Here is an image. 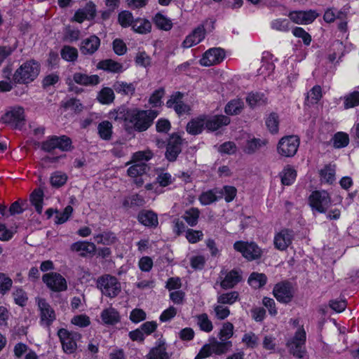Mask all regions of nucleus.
<instances>
[{
  "label": "nucleus",
  "mask_w": 359,
  "mask_h": 359,
  "mask_svg": "<svg viewBox=\"0 0 359 359\" xmlns=\"http://www.w3.org/2000/svg\"><path fill=\"white\" fill-rule=\"evenodd\" d=\"M348 135L342 132L337 133L333 137V144L335 148L345 147L348 144Z\"/></svg>",
  "instance_id": "obj_51"
},
{
  "label": "nucleus",
  "mask_w": 359,
  "mask_h": 359,
  "mask_svg": "<svg viewBox=\"0 0 359 359\" xmlns=\"http://www.w3.org/2000/svg\"><path fill=\"white\" fill-rule=\"evenodd\" d=\"M100 137L104 140H109L112 135V124L108 121H104L97 126Z\"/></svg>",
  "instance_id": "obj_40"
},
{
  "label": "nucleus",
  "mask_w": 359,
  "mask_h": 359,
  "mask_svg": "<svg viewBox=\"0 0 359 359\" xmlns=\"http://www.w3.org/2000/svg\"><path fill=\"white\" fill-rule=\"evenodd\" d=\"M205 126V116H201L196 118H193L187 125L186 130L188 133L196 135L200 134Z\"/></svg>",
  "instance_id": "obj_27"
},
{
  "label": "nucleus",
  "mask_w": 359,
  "mask_h": 359,
  "mask_svg": "<svg viewBox=\"0 0 359 359\" xmlns=\"http://www.w3.org/2000/svg\"><path fill=\"white\" fill-rule=\"evenodd\" d=\"M182 93L177 92L166 102V106L168 108H173L179 115L183 114L189 110V106L182 102Z\"/></svg>",
  "instance_id": "obj_18"
},
{
  "label": "nucleus",
  "mask_w": 359,
  "mask_h": 359,
  "mask_svg": "<svg viewBox=\"0 0 359 359\" xmlns=\"http://www.w3.org/2000/svg\"><path fill=\"white\" fill-rule=\"evenodd\" d=\"M134 21L132 13L128 11H121L118 15V22L123 27H132Z\"/></svg>",
  "instance_id": "obj_49"
},
{
  "label": "nucleus",
  "mask_w": 359,
  "mask_h": 359,
  "mask_svg": "<svg viewBox=\"0 0 359 359\" xmlns=\"http://www.w3.org/2000/svg\"><path fill=\"white\" fill-rule=\"evenodd\" d=\"M299 143V138L297 135L283 137L277 144V152L283 157H293L297 152Z\"/></svg>",
  "instance_id": "obj_6"
},
{
  "label": "nucleus",
  "mask_w": 359,
  "mask_h": 359,
  "mask_svg": "<svg viewBox=\"0 0 359 359\" xmlns=\"http://www.w3.org/2000/svg\"><path fill=\"white\" fill-rule=\"evenodd\" d=\"M100 317L104 324L106 325H115L121 320L119 313L112 307L104 309Z\"/></svg>",
  "instance_id": "obj_28"
},
{
  "label": "nucleus",
  "mask_w": 359,
  "mask_h": 359,
  "mask_svg": "<svg viewBox=\"0 0 359 359\" xmlns=\"http://www.w3.org/2000/svg\"><path fill=\"white\" fill-rule=\"evenodd\" d=\"M131 110L125 107H119L109 113V118L119 123L123 122L124 127L128 130Z\"/></svg>",
  "instance_id": "obj_24"
},
{
  "label": "nucleus",
  "mask_w": 359,
  "mask_h": 359,
  "mask_svg": "<svg viewBox=\"0 0 359 359\" xmlns=\"http://www.w3.org/2000/svg\"><path fill=\"white\" fill-rule=\"evenodd\" d=\"M242 341L248 348H254L258 345L259 338L255 333L250 332L243 335Z\"/></svg>",
  "instance_id": "obj_57"
},
{
  "label": "nucleus",
  "mask_w": 359,
  "mask_h": 359,
  "mask_svg": "<svg viewBox=\"0 0 359 359\" xmlns=\"http://www.w3.org/2000/svg\"><path fill=\"white\" fill-rule=\"evenodd\" d=\"M334 165H327L320 170V175L327 183H332L334 180Z\"/></svg>",
  "instance_id": "obj_56"
},
{
  "label": "nucleus",
  "mask_w": 359,
  "mask_h": 359,
  "mask_svg": "<svg viewBox=\"0 0 359 359\" xmlns=\"http://www.w3.org/2000/svg\"><path fill=\"white\" fill-rule=\"evenodd\" d=\"M55 149L58 148L63 151H69L72 148V140L66 135L60 137L53 136Z\"/></svg>",
  "instance_id": "obj_46"
},
{
  "label": "nucleus",
  "mask_w": 359,
  "mask_h": 359,
  "mask_svg": "<svg viewBox=\"0 0 359 359\" xmlns=\"http://www.w3.org/2000/svg\"><path fill=\"white\" fill-rule=\"evenodd\" d=\"M203 238V233L201 231L188 229L186 231V238L190 243H196Z\"/></svg>",
  "instance_id": "obj_58"
},
{
  "label": "nucleus",
  "mask_w": 359,
  "mask_h": 359,
  "mask_svg": "<svg viewBox=\"0 0 359 359\" xmlns=\"http://www.w3.org/2000/svg\"><path fill=\"white\" fill-rule=\"evenodd\" d=\"M309 201L312 209L320 213L325 212L332 203L330 196L323 190L313 191Z\"/></svg>",
  "instance_id": "obj_7"
},
{
  "label": "nucleus",
  "mask_w": 359,
  "mask_h": 359,
  "mask_svg": "<svg viewBox=\"0 0 359 359\" xmlns=\"http://www.w3.org/2000/svg\"><path fill=\"white\" fill-rule=\"evenodd\" d=\"M230 118L225 115H215L205 118V128L210 131H215L222 126H227L230 123Z\"/></svg>",
  "instance_id": "obj_20"
},
{
  "label": "nucleus",
  "mask_w": 359,
  "mask_h": 359,
  "mask_svg": "<svg viewBox=\"0 0 359 359\" xmlns=\"http://www.w3.org/2000/svg\"><path fill=\"white\" fill-rule=\"evenodd\" d=\"M97 287L102 294L110 298H114L121 292V283L118 279L109 274L103 275L97 278Z\"/></svg>",
  "instance_id": "obj_4"
},
{
  "label": "nucleus",
  "mask_w": 359,
  "mask_h": 359,
  "mask_svg": "<svg viewBox=\"0 0 359 359\" xmlns=\"http://www.w3.org/2000/svg\"><path fill=\"white\" fill-rule=\"evenodd\" d=\"M199 215L200 211L198 208H191L184 212L182 217L189 226H195L198 224Z\"/></svg>",
  "instance_id": "obj_38"
},
{
  "label": "nucleus",
  "mask_w": 359,
  "mask_h": 359,
  "mask_svg": "<svg viewBox=\"0 0 359 359\" xmlns=\"http://www.w3.org/2000/svg\"><path fill=\"white\" fill-rule=\"evenodd\" d=\"M137 218L138 221L146 226L156 227L158 224L157 215L151 210L140 212Z\"/></svg>",
  "instance_id": "obj_26"
},
{
  "label": "nucleus",
  "mask_w": 359,
  "mask_h": 359,
  "mask_svg": "<svg viewBox=\"0 0 359 359\" xmlns=\"http://www.w3.org/2000/svg\"><path fill=\"white\" fill-rule=\"evenodd\" d=\"M294 36L301 38L305 45H309L311 41V35L306 32L303 28L297 27L292 30Z\"/></svg>",
  "instance_id": "obj_62"
},
{
  "label": "nucleus",
  "mask_w": 359,
  "mask_h": 359,
  "mask_svg": "<svg viewBox=\"0 0 359 359\" xmlns=\"http://www.w3.org/2000/svg\"><path fill=\"white\" fill-rule=\"evenodd\" d=\"M67 180V177L65 174L56 172L51 175L50 181L53 187H60L66 183Z\"/></svg>",
  "instance_id": "obj_59"
},
{
  "label": "nucleus",
  "mask_w": 359,
  "mask_h": 359,
  "mask_svg": "<svg viewBox=\"0 0 359 359\" xmlns=\"http://www.w3.org/2000/svg\"><path fill=\"white\" fill-rule=\"evenodd\" d=\"M197 325L200 329L205 332H210L213 329L211 320L206 313H202L196 316Z\"/></svg>",
  "instance_id": "obj_47"
},
{
  "label": "nucleus",
  "mask_w": 359,
  "mask_h": 359,
  "mask_svg": "<svg viewBox=\"0 0 359 359\" xmlns=\"http://www.w3.org/2000/svg\"><path fill=\"white\" fill-rule=\"evenodd\" d=\"M13 297L16 304L24 306L27 301L26 292L21 288H17L13 292Z\"/></svg>",
  "instance_id": "obj_63"
},
{
  "label": "nucleus",
  "mask_w": 359,
  "mask_h": 359,
  "mask_svg": "<svg viewBox=\"0 0 359 359\" xmlns=\"http://www.w3.org/2000/svg\"><path fill=\"white\" fill-rule=\"evenodd\" d=\"M42 280L47 287L54 292L65 291L67 288L65 278L58 273L51 272L46 273L43 276Z\"/></svg>",
  "instance_id": "obj_11"
},
{
  "label": "nucleus",
  "mask_w": 359,
  "mask_h": 359,
  "mask_svg": "<svg viewBox=\"0 0 359 359\" xmlns=\"http://www.w3.org/2000/svg\"><path fill=\"white\" fill-rule=\"evenodd\" d=\"M55 149L58 148L63 151H69L72 148V140L66 135L60 137L53 136Z\"/></svg>",
  "instance_id": "obj_45"
},
{
  "label": "nucleus",
  "mask_w": 359,
  "mask_h": 359,
  "mask_svg": "<svg viewBox=\"0 0 359 359\" xmlns=\"http://www.w3.org/2000/svg\"><path fill=\"white\" fill-rule=\"evenodd\" d=\"M242 280L241 271L238 270H231L226 273L220 285L223 289L227 290L233 288Z\"/></svg>",
  "instance_id": "obj_25"
},
{
  "label": "nucleus",
  "mask_w": 359,
  "mask_h": 359,
  "mask_svg": "<svg viewBox=\"0 0 359 359\" xmlns=\"http://www.w3.org/2000/svg\"><path fill=\"white\" fill-rule=\"evenodd\" d=\"M152 156L150 151H138L133 154L132 161L134 163L128 169V175L132 177L142 175L149 170V167L145 161L149 160Z\"/></svg>",
  "instance_id": "obj_5"
},
{
  "label": "nucleus",
  "mask_w": 359,
  "mask_h": 359,
  "mask_svg": "<svg viewBox=\"0 0 359 359\" xmlns=\"http://www.w3.org/2000/svg\"><path fill=\"white\" fill-rule=\"evenodd\" d=\"M297 176L296 170L290 167L285 168L281 174V182L284 185H291Z\"/></svg>",
  "instance_id": "obj_48"
},
{
  "label": "nucleus",
  "mask_w": 359,
  "mask_h": 359,
  "mask_svg": "<svg viewBox=\"0 0 359 359\" xmlns=\"http://www.w3.org/2000/svg\"><path fill=\"white\" fill-rule=\"evenodd\" d=\"M304 344L295 343L293 341H288L287 344L289 348L290 352L294 355L299 358H302L304 353Z\"/></svg>",
  "instance_id": "obj_55"
},
{
  "label": "nucleus",
  "mask_w": 359,
  "mask_h": 359,
  "mask_svg": "<svg viewBox=\"0 0 359 359\" xmlns=\"http://www.w3.org/2000/svg\"><path fill=\"white\" fill-rule=\"evenodd\" d=\"M239 298V294L236 291L223 293L217 297V303L220 304H233Z\"/></svg>",
  "instance_id": "obj_42"
},
{
  "label": "nucleus",
  "mask_w": 359,
  "mask_h": 359,
  "mask_svg": "<svg viewBox=\"0 0 359 359\" xmlns=\"http://www.w3.org/2000/svg\"><path fill=\"white\" fill-rule=\"evenodd\" d=\"M266 124L271 133H276L278 131V115L275 113L271 114L266 121Z\"/></svg>",
  "instance_id": "obj_61"
},
{
  "label": "nucleus",
  "mask_w": 359,
  "mask_h": 359,
  "mask_svg": "<svg viewBox=\"0 0 359 359\" xmlns=\"http://www.w3.org/2000/svg\"><path fill=\"white\" fill-rule=\"evenodd\" d=\"M4 123L12 125L14 128H20L25 123V111L22 107H18L6 112L2 117Z\"/></svg>",
  "instance_id": "obj_13"
},
{
  "label": "nucleus",
  "mask_w": 359,
  "mask_h": 359,
  "mask_svg": "<svg viewBox=\"0 0 359 359\" xmlns=\"http://www.w3.org/2000/svg\"><path fill=\"white\" fill-rule=\"evenodd\" d=\"M112 87L117 93L122 95H133L135 91V86L133 83L116 81Z\"/></svg>",
  "instance_id": "obj_30"
},
{
  "label": "nucleus",
  "mask_w": 359,
  "mask_h": 359,
  "mask_svg": "<svg viewBox=\"0 0 359 359\" xmlns=\"http://www.w3.org/2000/svg\"><path fill=\"white\" fill-rule=\"evenodd\" d=\"M153 22L160 29L168 31L172 29V23L171 20L161 13H158L153 18Z\"/></svg>",
  "instance_id": "obj_37"
},
{
  "label": "nucleus",
  "mask_w": 359,
  "mask_h": 359,
  "mask_svg": "<svg viewBox=\"0 0 359 359\" xmlns=\"http://www.w3.org/2000/svg\"><path fill=\"white\" fill-rule=\"evenodd\" d=\"M243 107L244 103L241 99H234L226 104L224 112L229 116L237 115L241 113Z\"/></svg>",
  "instance_id": "obj_34"
},
{
  "label": "nucleus",
  "mask_w": 359,
  "mask_h": 359,
  "mask_svg": "<svg viewBox=\"0 0 359 359\" xmlns=\"http://www.w3.org/2000/svg\"><path fill=\"white\" fill-rule=\"evenodd\" d=\"M182 139L179 135L173 133L170 136L165 154L169 161H175L177 159L182 151Z\"/></svg>",
  "instance_id": "obj_12"
},
{
  "label": "nucleus",
  "mask_w": 359,
  "mask_h": 359,
  "mask_svg": "<svg viewBox=\"0 0 359 359\" xmlns=\"http://www.w3.org/2000/svg\"><path fill=\"white\" fill-rule=\"evenodd\" d=\"M147 359H170V355L166 351L164 340L158 339L156 346L151 348L146 355Z\"/></svg>",
  "instance_id": "obj_19"
},
{
  "label": "nucleus",
  "mask_w": 359,
  "mask_h": 359,
  "mask_svg": "<svg viewBox=\"0 0 359 359\" xmlns=\"http://www.w3.org/2000/svg\"><path fill=\"white\" fill-rule=\"evenodd\" d=\"M36 302L39 310L40 323L49 327L56 319L55 310L45 299L38 298Z\"/></svg>",
  "instance_id": "obj_9"
},
{
  "label": "nucleus",
  "mask_w": 359,
  "mask_h": 359,
  "mask_svg": "<svg viewBox=\"0 0 359 359\" xmlns=\"http://www.w3.org/2000/svg\"><path fill=\"white\" fill-rule=\"evenodd\" d=\"M267 278L264 273L253 272L248 278L249 284L255 288H260L266 283Z\"/></svg>",
  "instance_id": "obj_39"
},
{
  "label": "nucleus",
  "mask_w": 359,
  "mask_h": 359,
  "mask_svg": "<svg viewBox=\"0 0 359 359\" xmlns=\"http://www.w3.org/2000/svg\"><path fill=\"white\" fill-rule=\"evenodd\" d=\"M246 102L250 107L254 108L257 106L265 104L266 103V98L262 93H250L246 97Z\"/></svg>",
  "instance_id": "obj_41"
},
{
  "label": "nucleus",
  "mask_w": 359,
  "mask_h": 359,
  "mask_svg": "<svg viewBox=\"0 0 359 359\" xmlns=\"http://www.w3.org/2000/svg\"><path fill=\"white\" fill-rule=\"evenodd\" d=\"M116 238L111 232H104L95 237V241L97 243L103 245H111L115 243Z\"/></svg>",
  "instance_id": "obj_53"
},
{
  "label": "nucleus",
  "mask_w": 359,
  "mask_h": 359,
  "mask_svg": "<svg viewBox=\"0 0 359 359\" xmlns=\"http://www.w3.org/2000/svg\"><path fill=\"white\" fill-rule=\"evenodd\" d=\"M165 94V90L163 88H160L156 90L149 98V103L153 107H158L161 104V98Z\"/></svg>",
  "instance_id": "obj_64"
},
{
  "label": "nucleus",
  "mask_w": 359,
  "mask_h": 359,
  "mask_svg": "<svg viewBox=\"0 0 359 359\" xmlns=\"http://www.w3.org/2000/svg\"><path fill=\"white\" fill-rule=\"evenodd\" d=\"M57 335L62 344V348L67 353H72L76 349V341L81 338V334L76 332H69L67 330L61 328Z\"/></svg>",
  "instance_id": "obj_10"
},
{
  "label": "nucleus",
  "mask_w": 359,
  "mask_h": 359,
  "mask_svg": "<svg viewBox=\"0 0 359 359\" xmlns=\"http://www.w3.org/2000/svg\"><path fill=\"white\" fill-rule=\"evenodd\" d=\"M232 346L231 341H217L212 338L210 343L205 344L194 359H203L210 357L212 354L220 355L227 353Z\"/></svg>",
  "instance_id": "obj_3"
},
{
  "label": "nucleus",
  "mask_w": 359,
  "mask_h": 359,
  "mask_svg": "<svg viewBox=\"0 0 359 359\" xmlns=\"http://www.w3.org/2000/svg\"><path fill=\"white\" fill-rule=\"evenodd\" d=\"M95 249L96 248L94 243L85 241L76 242L71 245V250L72 251L80 252V255L83 257L93 253Z\"/></svg>",
  "instance_id": "obj_29"
},
{
  "label": "nucleus",
  "mask_w": 359,
  "mask_h": 359,
  "mask_svg": "<svg viewBox=\"0 0 359 359\" xmlns=\"http://www.w3.org/2000/svg\"><path fill=\"white\" fill-rule=\"evenodd\" d=\"M293 231L287 229H282L274 236L273 244L279 250H286L292 243L293 240Z\"/></svg>",
  "instance_id": "obj_17"
},
{
  "label": "nucleus",
  "mask_w": 359,
  "mask_h": 359,
  "mask_svg": "<svg viewBox=\"0 0 359 359\" xmlns=\"http://www.w3.org/2000/svg\"><path fill=\"white\" fill-rule=\"evenodd\" d=\"M273 293L276 299L283 303L290 302L293 297L292 286L288 283L276 284L273 288Z\"/></svg>",
  "instance_id": "obj_15"
},
{
  "label": "nucleus",
  "mask_w": 359,
  "mask_h": 359,
  "mask_svg": "<svg viewBox=\"0 0 359 359\" xmlns=\"http://www.w3.org/2000/svg\"><path fill=\"white\" fill-rule=\"evenodd\" d=\"M43 191L41 189L34 190L30 195V201L39 214L42 212L43 210Z\"/></svg>",
  "instance_id": "obj_35"
},
{
  "label": "nucleus",
  "mask_w": 359,
  "mask_h": 359,
  "mask_svg": "<svg viewBox=\"0 0 359 359\" xmlns=\"http://www.w3.org/2000/svg\"><path fill=\"white\" fill-rule=\"evenodd\" d=\"M132 29L138 34H146L151 32V24L147 19L138 18L135 20Z\"/></svg>",
  "instance_id": "obj_33"
},
{
  "label": "nucleus",
  "mask_w": 359,
  "mask_h": 359,
  "mask_svg": "<svg viewBox=\"0 0 359 359\" xmlns=\"http://www.w3.org/2000/svg\"><path fill=\"white\" fill-rule=\"evenodd\" d=\"M216 193L219 194L218 196L219 198H221L223 196H224L226 202L229 203L232 201L236 196L237 189L233 186L226 185L224 186L221 191H217Z\"/></svg>",
  "instance_id": "obj_43"
},
{
  "label": "nucleus",
  "mask_w": 359,
  "mask_h": 359,
  "mask_svg": "<svg viewBox=\"0 0 359 359\" xmlns=\"http://www.w3.org/2000/svg\"><path fill=\"white\" fill-rule=\"evenodd\" d=\"M219 197L211 190L203 192L199 196V201L204 205H210L216 201Z\"/></svg>",
  "instance_id": "obj_60"
},
{
  "label": "nucleus",
  "mask_w": 359,
  "mask_h": 359,
  "mask_svg": "<svg viewBox=\"0 0 359 359\" xmlns=\"http://www.w3.org/2000/svg\"><path fill=\"white\" fill-rule=\"evenodd\" d=\"M158 113L156 110L132 109L130 116L128 131L134 130L137 132L147 130L153 123Z\"/></svg>",
  "instance_id": "obj_1"
},
{
  "label": "nucleus",
  "mask_w": 359,
  "mask_h": 359,
  "mask_svg": "<svg viewBox=\"0 0 359 359\" xmlns=\"http://www.w3.org/2000/svg\"><path fill=\"white\" fill-rule=\"evenodd\" d=\"M40 72V65L34 60L22 64L13 74V82L15 84H27L32 82Z\"/></svg>",
  "instance_id": "obj_2"
},
{
  "label": "nucleus",
  "mask_w": 359,
  "mask_h": 359,
  "mask_svg": "<svg viewBox=\"0 0 359 359\" xmlns=\"http://www.w3.org/2000/svg\"><path fill=\"white\" fill-rule=\"evenodd\" d=\"M233 248L249 261L259 259L262 255V249L254 242L236 241Z\"/></svg>",
  "instance_id": "obj_8"
},
{
  "label": "nucleus",
  "mask_w": 359,
  "mask_h": 359,
  "mask_svg": "<svg viewBox=\"0 0 359 359\" xmlns=\"http://www.w3.org/2000/svg\"><path fill=\"white\" fill-rule=\"evenodd\" d=\"M61 57L66 61L74 62L78 57L77 49L69 46H65L60 52Z\"/></svg>",
  "instance_id": "obj_44"
},
{
  "label": "nucleus",
  "mask_w": 359,
  "mask_h": 359,
  "mask_svg": "<svg viewBox=\"0 0 359 359\" xmlns=\"http://www.w3.org/2000/svg\"><path fill=\"white\" fill-rule=\"evenodd\" d=\"M73 81L81 86H95L100 83V79L98 75H88L82 72H75L73 76Z\"/></svg>",
  "instance_id": "obj_22"
},
{
  "label": "nucleus",
  "mask_w": 359,
  "mask_h": 359,
  "mask_svg": "<svg viewBox=\"0 0 359 359\" xmlns=\"http://www.w3.org/2000/svg\"><path fill=\"white\" fill-rule=\"evenodd\" d=\"M359 105V92L354 91L344 97V107L349 109Z\"/></svg>",
  "instance_id": "obj_54"
},
{
  "label": "nucleus",
  "mask_w": 359,
  "mask_h": 359,
  "mask_svg": "<svg viewBox=\"0 0 359 359\" xmlns=\"http://www.w3.org/2000/svg\"><path fill=\"white\" fill-rule=\"evenodd\" d=\"M100 46V39L95 35L84 39L81 42V52L84 55H92L96 52Z\"/></svg>",
  "instance_id": "obj_23"
},
{
  "label": "nucleus",
  "mask_w": 359,
  "mask_h": 359,
  "mask_svg": "<svg viewBox=\"0 0 359 359\" xmlns=\"http://www.w3.org/2000/svg\"><path fill=\"white\" fill-rule=\"evenodd\" d=\"M13 285L12 279L4 273H0V294L4 295L8 292Z\"/></svg>",
  "instance_id": "obj_52"
},
{
  "label": "nucleus",
  "mask_w": 359,
  "mask_h": 359,
  "mask_svg": "<svg viewBox=\"0 0 359 359\" xmlns=\"http://www.w3.org/2000/svg\"><path fill=\"white\" fill-rule=\"evenodd\" d=\"M225 57L224 50L221 48H212L207 50L202 59L201 64L203 66H211L221 62Z\"/></svg>",
  "instance_id": "obj_14"
},
{
  "label": "nucleus",
  "mask_w": 359,
  "mask_h": 359,
  "mask_svg": "<svg viewBox=\"0 0 359 359\" xmlns=\"http://www.w3.org/2000/svg\"><path fill=\"white\" fill-rule=\"evenodd\" d=\"M97 67L112 73H119L123 70V65L121 63L111 59L100 61Z\"/></svg>",
  "instance_id": "obj_32"
},
{
  "label": "nucleus",
  "mask_w": 359,
  "mask_h": 359,
  "mask_svg": "<svg viewBox=\"0 0 359 359\" xmlns=\"http://www.w3.org/2000/svg\"><path fill=\"white\" fill-rule=\"evenodd\" d=\"M233 334V325L231 323L226 322L224 323L222 328L219 332V338L222 341H229Z\"/></svg>",
  "instance_id": "obj_50"
},
{
  "label": "nucleus",
  "mask_w": 359,
  "mask_h": 359,
  "mask_svg": "<svg viewBox=\"0 0 359 359\" xmlns=\"http://www.w3.org/2000/svg\"><path fill=\"white\" fill-rule=\"evenodd\" d=\"M114 90L109 87L102 88L97 96V100L102 104H109L114 102Z\"/></svg>",
  "instance_id": "obj_36"
},
{
  "label": "nucleus",
  "mask_w": 359,
  "mask_h": 359,
  "mask_svg": "<svg viewBox=\"0 0 359 359\" xmlns=\"http://www.w3.org/2000/svg\"><path fill=\"white\" fill-rule=\"evenodd\" d=\"M268 142L266 140L253 138L248 140L244 147V152L248 154H252L259 151L262 147H266Z\"/></svg>",
  "instance_id": "obj_31"
},
{
  "label": "nucleus",
  "mask_w": 359,
  "mask_h": 359,
  "mask_svg": "<svg viewBox=\"0 0 359 359\" xmlns=\"http://www.w3.org/2000/svg\"><path fill=\"white\" fill-rule=\"evenodd\" d=\"M205 35V30L203 25L198 26L191 34L188 35L182 43L184 48H190L199 43Z\"/></svg>",
  "instance_id": "obj_21"
},
{
  "label": "nucleus",
  "mask_w": 359,
  "mask_h": 359,
  "mask_svg": "<svg viewBox=\"0 0 359 359\" xmlns=\"http://www.w3.org/2000/svg\"><path fill=\"white\" fill-rule=\"evenodd\" d=\"M318 14L313 10L307 11H292L289 13L290 19L296 24L307 25L313 22Z\"/></svg>",
  "instance_id": "obj_16"
}]
</instances>
